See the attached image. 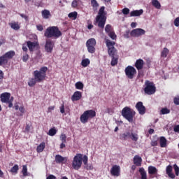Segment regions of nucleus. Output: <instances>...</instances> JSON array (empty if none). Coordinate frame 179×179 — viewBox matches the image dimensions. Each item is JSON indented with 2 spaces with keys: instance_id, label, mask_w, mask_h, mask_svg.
I'll return each mask as SVG.
<instances>
[{
  "instance_id": "nucleus-52",
  "label": "nucleus",
  "mask_w": 179,
  "mask_h": 179,
  "mask_svg": "<svg viewBox=\"0 0 179 179\" xmlns=\"http://www.w3.org/2000/svg\"><path fill=\"white\" fill-rule=\"evenodd\" d=\"M122 13H123V15H128L129 13V8H123Z\"/></svg>"
},
{
  "instance_id": "nucleus-32",
  "label": "nucleus",
  "mask_w": 179,
  "mask_h": 179,
  "mask_svg": "<svg viewBox=\"0 0 179 179\" xmlns=\"http://www.w3.org/2000/svg\"><path fill=\"white\" fill-rule=\"evenodd\" d=\"M111 58H112V60L110 62V65L112 66H115V65L118 64V55L111 57Z\"/></svg>"
},
{
  "instance_id": "nucleus-54",
  "label": "nucleus",
  "mask_w": 179,
  "mask_h": 179,
  "mask_svg": "<svg viewBox=\"0 0 179 179\" xmlns=\"http://www.w3.org/2000/svg\"><path fill=\"white\" fill-rule=\"evenodd\" d=\"M174 24L176 27H179V17H176L174 20Z\"/></svg>"
},
{
  "instance_id": "nucleus-1",
  "label": "nucleus",
  "mask_w": 179,
  "mask_h": 179,
  "mask_svg": "<svg viewBox=\"0 0 179 179\" xmlns=\"http://www.w3.org/2000/svg\"><path fill=\"white\" fill-rule=\"evenodd\" d=\"M48 71V67L43 66L41 67L39 70H36L33 72L34 78L29 79L28 82V85L29 87H33L36 86V83H41L45 80L47 76V71Z\"/></svg>"
},
{
  "instance_id": "nucleus-34",
  "label": "nucleus",
  "mask_w": 179,
  "mask_h": 179,
  "mask_svg": "<svg viewBox=\"0 0 179 179\" xmlns=\"http://www.w3.org/2000/svg\"><path fill=\"white\" fill-rule=\"evenodd\" d=\"M105 31L106 34H108L109 33H111L112 31H114V29L111 26V24H106L105 27Z\"/></svg>"
},
{
  "instance_id": "nucleus-50",
  "label": "nucleus",
  "mask_w": 179,
  "mask_h": 179,
  "mask_svg": "<svg viewBox=\"0 0 179 179\" xmlns=\"http://www.w3.org/2000/svg\"><path fill=\"white\" fill-rule=\"evenodd\" d=\"M28 60H29V55L26 53L22 56V61L23 62H27Z\"/></svg>"
},
{
  "instance_id": "nucleus-35",
  "label": "nucleus",
  "mask_w": 179,
  "mask_h": 179,
  "mask_svg": "<svg viewBox=\"0 0 179 179\" xmlns=\"http://www.w3.org/2000/svg\"><path fill=\"white\" fill-rule=\"evenodd\" d=\"M169 50L167 49V48H164L161 52V57L162 58H167V55H169Z\"/></svg>"
},
{
  "instance_id": "nucleus-36",
  "label": "nucleus",
  "mask_w": 179,
  "mask_h": 179,
  "mask_svg": "<svg viewBox=\"0 0 179 179\" xmlns=\"http://www.w3.org/2000/svg\"><path fill=\"white\" fill-rule=\"evenodd\" d=\"M69 17L70 19H73V20H76L77 17H78V12L74 11V12H71L69 14Z\"/></svg>"
},
{
  "instance_id": "nucleus-15",
  "label": "nucleus",
  "mask_w": 179,
  "mask_h": 179,
  "mask_svg": "<svg viewBox=\"0 0 179 179\" xmlns=\"http://www.w3.org/2000/svg\"><path fill=\"white\" fill-rule=\"evenodd\" d=\"M136 108L141 115H143L145 113H146V107L143 106V103L142 101H138L136 104Z\"/></svg>"
},
{
  "instance_id": "nucleus-33",
  "label": "nucleus",
  "mask_w": 179,
  "mask_h": 179,
  "mask_svg": "<svg viewBox=\"0 0 179 179\" xmlns=\"http://www.w3.org/2000/svg\"><path fill=\"white\" fill-rule=\"evenodd\" d=\"M152 5L154 6L156 9H160L162 8V5L160 4V2H159L158 0H153L152 1Z\"/></svg>"
},
{
  "instance_id": "nucleus-57",
  "label": "nucleus",
  "mask_w": 179,
  "mask_h": 179,
  "mask_svg": "<svg viewBox=\"0 0 179 179\" xmlns=\"http://www.w3.org/2000/svg\"><path fill=\"white\" fill-rule=\"evenodd\" d=\"M20 16H21L23 19H24L27 22L29 21V16L24 15V14H20Z\"/></svg>"
},
{
  "instance_id": "nucleus-44",
  "label": "nucleus",
  "mask_w": 179,
  "mask_h": 179,
  "mask_svg": "<svg viewBox=\"0 0 179 179\" xmlns=\"http://www.w3.org/2000/svg\"><path fill=\"white\" fill-rule=\"evenodd\" d=\"M76 88L78 89V90H82V89H83V83L82 82H77L76 83Z\"/></svg>"
},
{
  "instance_id": "nucleus-22",
  "label": "nucleus",
  "mask_w": 179,
  "mask_h": 179,
  "mask_svg": "<svg viewBox=\"0 0 179 179\" xmlns=\"http://www.w3.org/2000/svg\"><path fill=\"white\" fill-rule=\"evenodd\" d=\"M82 99V92L76 91L71 96L72 101H78Z\"/></svg>"
},
{
  "instance_id": "nucleus-41",
  "label": "nucleus",
  "mask_w": 179,
  "mask_h": 179,
  "mask_svg": "<svg viewBox=\"0 0 179 179\" xmlns=\"http://www.w3.org/2000/svg\"><path fill=\"white\" fill-rule=\"evenodd\" d=\"M108 36L111 38V40H117V34H115L114 31L108 34Z\"/></svg>"
},
{
  "instance_id": "nucleus-12",
  "label": "nucleus",
  "mask_w": 179,
  "mask_h": 179,
  "mask_svg": "<svg viewBox=\"0 0 179 179\" xmlns=\"http://www.w3.org/2000/svg\"><path fill=\"white\" fill-rule=\"evenodd\" d=\"M146 33V31L144 29H142L141 28H137L135 29H133L131 33L130 36L131 37H141V36H143Z\"/></svg>"
},
{
  "instance_id": "nucleus-56",
  "label": "nucleus",
  "mask_w": 179,
  "mask_h": 179,
  "mask_svg": "<svg viewBox=\"0 0 179 179\" xmlns=\"http://www.w3.org/2000/svg\"><path fill=\"white\" fill-rule=\"evenodd\" d=\"M168 177H169L170 178L174 179L176 178V175H174V173L173 172H171L169 173H167Z\"/></svg>"
},
{
  "instance_id": "nucleus-8",
  "label": "nucleus",
  "mask_w": 179,
  "mask_h": 179,
  "mask_svg": "<svg viewBox=\"0 0 179 179\" xmlns=\"http://www.w3.org/2000/svg\"><path fill=\"white\" fill-rule=\"evenodd\" d=\"M145 87L144 88V92L145 93V94H148V96H150L156 93V86H155V83H153V82L146 80L145 82Z\"/></svg>"
},
{
  "instance_id": "nucleus-3",
  "label": "nucleus",
  "mask_w": 179,
  "mask_h": 179,
  "mask_svg": "<svg viewBox=\"0 0 179 179\" xmlns=\"http://www.w3.org/2000/svg\"><path fill=\"white\" fill-rule=\"evenodd\" d=\"M104 9H106L104 6L101 7L98 15L96 17V22L98 23V27L100 29H104L106 20H107V17L104 15Z\"/></svg>"
},
{
  "instance_id": "nucleus-42",
  "label": "nucleus",
  "mask_w": 179,
  "mask_h": 179,
  "mask_svg": "<svg viewBox=\"0 0 179 179\" xmlns=\"http://www.w3.org/2000/svg\"><path fill=\"white\" fill-rule=\"evenodd\" d=\"M91 5L94 9H97V8H99L97 0H91Z\"/></svg>"
},
{
  "instance_id": "nucleus-21",
  "label": "nucleus",
  "mask_w": 179,
  "mask_h": 179,
  "mask_svg": "<svg viewBox=\"0 0 179 179\" xmlns=\"http://www.w3.org/2000/svg\"><path fill=\"white\" fill-rule=\"evenodd\" d=\"M133 162L134 164L137 167H141V166H142V157H139V155H135Z\"/></svg>"
},
{
  "instance_id": "nucleus-26",
  "label": "nucleus",
  "mask_w": 179,
  "mask_h": 179,
  "mask_svg": "<svg viewBox=\"0 0 179 179\" xmlns=\"http://www.w3.org/2000/svg\"><path fill=\"white\" fill-rule=\"evenodd\" d=\"M159 145L161 148H166L167 146V139H166V137L161 136L159 138Z\"/></svg>"
},
{
  "instance_id": "nucleus-64",
  "label": "nucleus",
  "mask_w": 179,
  "mask_h": 179,
  "mask_svg": "<svg viewBox=\"0 0 179 179\" xmlns=\"http://www.w3.org/2000/svg\"><path fill=\"white\" fill-rule=\"evenodd\" d=\"M64 148H66V145H65V143L62 142L60 144V149H64Z\"/></svg>"
},
{
  "instance_id": "nucleus-61",
  "label": "nucleus",
  "mask_w": 179,
  "mask_h": 179,
  "mask_svg": "<svg viewBox=\"0 0 179 179\" xmlns=\"http://www.w3.org/2000/svg\"><path fill=\"white\" fill-rule=\"evenodd\" d=\"M46 179H57V177L54 175H49Z\"/></svg>"
},
{
  "instance_id": "nucleus-11",
  "label": "nucleus",
  "mask_w": 179,
  "mask_h": 179,
  "mask_svg": "<svg viewBox=\"0 0 179 179\" xmlns=\"http://www.w3.org/2000/svg\"><path fill=\"white\" fill-rule=\"evenodd\" d=\"M125 75L128 79H134L136 74V69L132 66H128L124 69Z\"/></svg>"
},
{
  "instance_id": "nucleus-27",
  "label": "nucleus",
  "mask_w": 179,
  "mask_h": 179,
  "mask_svg": "<svg viewBox=\"0 0 179 179\" xmlns=\"http://www.w3.org/2000/svg\"><path fill=\"white\" fill-rule=\"evenodd\" d=\"M138 171L141 174V179H148V175L146 173V171H145V169L143 167L140 168Z\"/></svg>"
},
{
  "instance_id": "nucleus-30",
  "label": "nucleus",
  "mask_w": 179,
  "mask_h": 179,
  "mask_svg": "<svg viewBox=\"0 0 179 179\" xmlns=\"http://www.w3.org/2000/svg\"><path fill=\"white\" fill-rule=\"evenodd\" d=\"M44 149H45V143L43 142L37 146L36 152H38V153H41Z\"/></svg>"
},
{
  "instance_id": "nucleus-19",
  "label": "nucleus",
  "mask_w": 179,
  "mask_h": 179,
  "mask_svg": "<svg viewBox=\"0 0 179 179\" xmlns=\"http://www.w3.org/2000/svg\"><path fill=\"white\" fill-rule=\"evenodd\" d=\"M143 65H145L143 59H138L136 61L134 66L136 68L137 71H141V69H143Z\"/></svg>"
},
{
  "instance_id": "nucleus-18",
  "label": "nucleus",
  "mask_w": 179,
  "mask_h": 179,
  "mask_svg": "<svg viewBox=\"0 0 179 179\" xmlns=\"http://www.w3.org/2000/svg\"><path fill=\"white\" fill-rule=\"evenodd\" d=\"M0 99L2 103H6V104H8V101H9V99H10V93L4 92L1 94Z\"/></svg>"
},
{
  "instance_id": "nucleus-38",
  "label": "nucleus",
  "mask_w": 179,
  "mask_h": 179,
  "mask_svg": "<svg viewBox=\"0 0 179 179\" xmlns=\"http://www.w3.org/2000/svg\"><path fill=\"white\" fill-rule=\"evenodd\" d=\"M22 173L24 177H27L29 176V173L27 172V165L22 166Z\"/></svg>"
},
{
  "instance_id": "nucleus-58",
  "label": "nucleus",
  "mask_w": 179,
  "mask_h": 179,
  "mask_svg": "<svg viewBox=\"0 0 179 179\" xmlns=\"http://www.w3.org/2000/svg\"><path fill=\"white\" fill-rule=\"evenodd\" d=\"M60 113L64 114L65 113V106L62 104L60 107Z\"/></svg>"
},
{
  "instance_id": "nucleus-49",
  "label": "nucleus",
  "mask_w": 179,
  "mask_h": 179,
  "mask_svg": "<svg viewBox=\"0 0 179 179\" xmlns=\"http://www.w3.org/2000/svg\"><path fill=\"white\" fill-rule=\"evenodd\" d=\"M130 36H131V31L129 30H127L123 35L124 38H129Z\"/></svg>"
},
{
  "instance_id": "nucleus-4",
  "label": "nucleus",
  "mask_w": 179,
  "mask_h": 179,
  "mask_svg": "<svg viewBox=\"0 0 179 179\" xmlns=\"http://www.w3.org/2000/svg\"><path fill=\"white\" fill-rule=\"evenodd\" d=\"M94 117H96V110H87L84 111V113L80 115V121L82 124H86L89 122V120H92Z\"/></svg>"
},
{
  "instance_id": "nucleus-23",
  "label": "nucleus",
  "mask_w": 179,
  "mask_h": 179,
  "mask_svg": "<svg viewBox=\"0 0 179 179\" xmlns=\"http://www.w3.org/2000/svg\"><path fill=\"white\" fill-rule=\"evenodd\" d=\"M8 24L13 30L17 31L20 29V23L19 22H10Z\"/></svg>"
},
{
  "instance_id": "nucleus-40",
  "label": "nucleus",
  "mask_w": 179,
  "mask_h": 179,
  "mask_svg": "<svg viewBox=\"0 0 179 179\" xmlns=\"http://www.w3.org/2000/svg\"><path fill=\"white\" fill-rule=\"evenodd\" d=\"M160 114L162 115H164L166 114H170V109H169L167 108H162L160 110Z\"/></svg>"
},
{
  "instance_id": "nucleus-47",
  "label": "nucleus",
  "mask_w": 179,
  "mask_h": 179,
  "mask_svg": "<svg viewBox=\"0 0 179 179\" xmlns=\"http://www.w3.org/2000/svg\"><path fill=\"white\" fill-rule=\"evenodd\" d=\"M166 171V174L173 173V166H171V165L167 166Z\"/></svg>"
},
{
  "instance_id": "nucleus-14",
  "label": "nucleus",
  "mask_w": 179,
  "mask_h": 179,
  "mask_svg": "<svg viewBox=\"0 0 179 179\" xmlns=\"http://www.w3.org/2000/svg\"><path fill=\"white\" fill-rule=\"evenodd\" d=\"M158 173H159V170H157V168H156V166H148V174L150 178H155V177H157Z\"/></svg>"
},
{
  "instance_id": "nucleus-39",
  "label": "nucleus",
  "mask_w": 179,
  "mask_h": 179,
  "mask_svg": "<svg viewBox=\"0 0 179 179\" xmlns=\"http://www.w3.org/2000/svg\"><path fill=\"white\" fill-rule=\"evenodd\" d=\"M56 134H57V129H55V128H51L50 129H49L48 132V135H49V136H54Z\"/></svg>"
},
{
  "instance_id": "nucleus-45",
  "label": "nucleus",
  "mask_w": 179,
  "mask_h": 179,
  "mask_svg": "<svg viewBox=\"0 0 179 179\" xmlns=\"http://www.w3.org/2000/svg\"><path fill=\"white\" fill-rule=\"evenodd\" d=\"M17 171H19V165L15 164L13 167L11 168L10 173H17Z\"/></svg>"
},
{
  "instance_id": "nucleus-46",
  "label": "nucleus",
  "mask_w": 179,
  "mask_h": 179,
  "mask_svg": "<svg viewBox=\"0 0 179 179\" xmlns=\"http://www.w3.org/2000/svg\"><path fill=\"white\" fill-rule=\"evenodd\" d=\"M173 169H174V171H175L176 176H179V167H178V166H177V164H175L173 165Z\"/></svg>"
},
{
  "instance_id": "nucleus-53",
  "label": "nucleus",
  "mask_w": 179,
  "mask_h": 179,
  "mask_svg": "<svg viewBox=\"0 0 179 179\" xmlns=\"http://www.w3.org/2000/svg\"><path fill=\"white\" fill-rule=\"evenodd\" d=\"M173 103L176 104V106H179V96L173 99Z\"/></svg>"
},
{
  "instance_id": "nucleus-24",
  "label": "nucleus",
  "mask_w": 179,
  "mask_h": 179,
  "mask_svg": "<svg viewBox=\"0 0 179 179\" xmlns=\"http://www.w3.org/2000/svg\"><path fill=\"white\" fill-rule=\"evenodd\" d=\"M143 13V10H135L130 13L131 17L141 16Z\"/></svg>"
},
{
  "instance_id": "nucleus-48",
  "label": "nucleus",
  "mask_w": 179,
  "mask_h": 179,
  "mask_svg": "<svg viewBox=\"0 0 179 179\" xmlns=\"http://www.w3.org/2000/svg\"><path fill=\"white\" fill-rule=\"evenodd\" d=\"M60 140L62 141V142H63V143H66V135L61 134Z\"/></svg>"
},
{
  "instance_id": "nucleus-10",
  "label": "nucleus",
  "mask_w": 179,
  "mask_h": 179,
  "mask_svg": "<svg viewBox=\"0 0 179 179\" xmlns=\"http://www.w3.org/2000/svg\"><path fill=\"white\" fill-rule=\"evenodd\" d=\"M86 47L90 54L96 52V39L90 38L86 42Z\"/></svg>"
},
{
  "instance_id": "nucleus-29",
  "label": "nucleus",
  "mask_w": 179,
  "mask_h": 179,
  "mask_svg": "<svg viewBox=\"0 0 179 179\" xmlns=\"http://www.w3.org/2000/svg\"><path fill=\"white\" fill-rule=\"evenodd\" d=\"M129 138L134 142H137L138 139H139V135H138V133H130Z\"/></svg>"
},
{
  "instance_id": "nucleus-5",
  "label": "nucleus",
  "mask_w": 179,
  "mask_h": 179,
  "mask_svg": "<svg viewBox=\"0 0 179 179\" xmlns=\"http://www.w3.org/2000/svg\"><path fill=\"white\" fill-rule=\"evenodd\" d=\"M135 110L131 108L126 106L122 110V115L125 120H127L129 122H134V117H135Z\"/></svg>"
},
{
  "instance_id": "nucleus-51",
  "label": "nucleus",
  "mask_w": 179,
  "mask_h": 179,
  "mask_svg": "<svg viewBox=\"0 0 179 179\" xmlns=\"http://www.w3.org/2000/svg\"><path fill=\"white\" fill-rule=\"evenodd\" d=\"M87 160H88V158H87V155H84L83 157V159H82V162H83L84 164L86 166V164H87Z\"/></svg>"
},
{
  "instance_id": "nucleus-9",
  "label": "nucleus",
  "mask_w": 179,
  "mask_h": 179,
  "mask_svg": "<svg viewBox=\"0 0 179 179\" xmlns=\"http://www.w3.org/2000/svg\"><path fill=\"white\" fill-rule=\"evenodd\" d=\"M82 160H83V155L76 154L73 157L72 167L74 170H79L82 167Z\"/></svg>"
},
{
  "instance_id": "nucleus-6",
  "label": "nucleus",
  "mask_w": 179,
  "mask_h": 179,
  "mask_svg": "<svg viewBox=\"0 0 179 179\" xmlns=\"http://www.w3.org/2000/svg\"><path fill=\"white\" fill-rule=\"evenodd\" d=\"M15 55V51L10 50L6 52L4 55L0 56V66H5L8 65L9 59H12Z\"/></svg>"
},
{
  "instance_id": "nucleus-7",
  "label": "nucleus",
  "mask_w": 179,
  "mask_h": 179,
  "mask_svg": "<svg viewBox=\"0 0 179 179\" xmlns=\"http://www.w3.org/2000/svg\"><path fill=\"white\" fill-rule=\"evenodd\" d=\"M106 47L108 48V53L109 57H115L117 55V50L114 47L115 45V41H111L109 39H105Z\"/></svg>"
},
{
  "instance_id": "nucleus-2",
  "label": "nucleus",
  "mask_w": 179,
  "mask_h": 179,
  "mask_svg": "<svg viewBox=\"0 0 179 179\" xmlns=\"http://www.w3.org/2000/svg\"><path fill=\"white\" fill-rule=\"evenodd\" d=\"M44 36L47 38H59L62 36V32H61L58 27L52 26L46 29Z\"/></svg>"
},
{
  "instance_id": "nucleus-20",
  "label": "nucleus",
  "mask_w": 179,
  "mask_h": 179,
  "mask_svg": "<svg viewBox=\"0 0 179 179\" xmlns=\"http://www.w3.org/2000/svg\"><path fill=\"white\" fill-rule=\"evenodd\" d=\"M55 163L57 164H62L64 162H66L68 160V158L65 157H62V155H57L55 157Z\"/></svg>"
},
{
  "instance_id": "nucleus-60",
  "label": "nucleus",
  "mask_w": 179,
  "mask_h": 179,
  "mask_svg": "<svg viewBox=\"0 0 179 179\" xmlns=\"http://www.w3.org/2000/svg\"><path fill=\"white\" fill-rule=\"evenodd\" d=\"M159 143H157V141H151V146H157Z\"/></svg>"
},
{
  "instance_id": "nucleus-25",
  "label": "nucleus",
  "mask_w": 179,
  "mask_h": 179,
  "mask_svg": "<svg viewBox=\"0 0 179 179\" xmlns=\"http://www.w3.org/2000/svg\"><path fill=\"white\" fill-rule=\"evenodd\" d=\"M129 136H131V131H128L125 133L120 134V139H121V141H127V139H128Z\"/></svg>"
},
{
  "instance_id": "nucleus-59",
  "label": "nucleus",
  "mask_w": 179,
  "mask_h": 179,
  "mask_svg": "<svg viewBox=\"0 0 179 179\" xmlns=\"http://www.w3.org/2000/svg\"><path fill=\"white\" fill-rule=\"evenodd\" d=\"M22 50L24 51V52H27L28 51L27 45L26 44L22 45Z\"/></svg>"
},
{
  "instance_id": "nucleus-62",
  "label": "nucleus",
  "mask_w": 179,
  "mask_h": 179,
  "mask_svg": "<svg viewBox=\"0 0 179 179\" xmlns=\"http://www.w3.org/2000/svg\"><path fill=\"white\" fill-rule=\"evenodd\" d=\"M174 132H179V125H176L173 128Z\"/></svg>"
},
{
  "instance_id": "nucleus-28",
  "label": "nucleus",
  "mask_w": 179,
  "mask_h": 179,
  "mask_svg": "<svg viewBox=\"0 0 179 179\" xmlns=\"http://www.w3.org/2000/svg\"><path fill=\"white\" fill-rule=\"evenodd\" d=\"M41 13L43 19H49V17H51V13H50L48 10H43Z\"/></svg>"
},
{
  "instance_id": "nucleus-16",
  "label": "nucleus",
  "mask_w": 179,
  "mask_h": 179,
  "mask_svg": "<svg viewBox=\"0 0 179 179\" xmlns=\"http://www.w3.org/2000/svg\"><path fill=\"white\" fill-rule=\"evenodd\" d=\"M55 43L51 41V39L47 40L45 45V50L46 52L51 54L52 50H54Z\"/></svg>"
},
{
  "instance_id": "nucleus-43",
  "label": "nucleus",
  "mask_w": 179,
  "mask_h": 179,
  "mask_svg": "<svg viewBox=\"0 0 179 179\" xmlns=\"http://www.w3.org/2000/svg\"><path fill=\"white\" fill-rule=\"evenodd\" d=\"M13 100H15V98L13 96H10L8 101L9 108H12V107H13Z\"/></svg>"
},
{
  "instance_id": "nucleus-37",
  "label": "nucleus",
  "mask_w": 179,
  "mask_h": 179,
  "mask_svg": "<svg viewBox=\"0 0 179 179\" xmlns=\"http://www.w3.org/2000/svg\"><path fill=\"white\" fill-rule=\"evenodd\" d=\"M90 64V59H84L81 62V65L84 68H86V66H87Z\"/></svg>"
},
{
  "instance_id": "nucleus-31",
  "label": "nucleus",
  "mask_w": 179,
  "mask_h": 179,
  "mask_svg": "<svg viewBox=\"0 0 179 179\" xmlns=\"http://www.w3.org/2000/svg\"><path fill=\"white\" fill-rule=\"evenodd\" d=\"M82 5L81 0H73L71 3L72 8H78V6H80Z\"/></svg>"
},
{
  "instance_id": "nucleus-63",
  "label": "nucleus",
  "mask_w": 179,
  "mask_h": 179,
  "mask_svg": "<svg viewBox=\"0 0 179 179\" xmlns=\"http://www.w3.org/2000/svg\"><path fill=\"white\" fill-rule=\"evenodd\" d=\"M19 110L20 111V113H22V114L24 113V107L20 106L19 108Z\"/></svg>"
},
{
  "instance_id": "nucleus-17",
  "label": "nucleus",
  "mask_w": 179,
  "mask_h": 179,
  "mask_svg": "<svg viewBox=\"0 0 179 179\" xmlns=\"http://www.w3.org/2000/svg\"><path fill=\"white\" fill-rule=\"evenodd\" d=\"M38 45L39 44L38 42L27 41V47H28L30 52H33L36 48H38Z\"/></svg>"
},
{
  "instance_id": "nucleus-13",
  "label": "nucleus",
  "mask_w": 179,
  "mask_h": 179,
  "mask_svg": "<svg viewBox=\"0 0 179 179\" xmlns=\"http://www.w3.org/2000/svg\"><path fill=\"white\" fill-rule=\"evenodd\" d=\"M110 174L113 177H120L121 176V168L118 165H114L110 169Z\"/></svg>"
},
{
  "instance_id": "nucleus-55",
  "label": "nucleus",
  "mask_w": 179,
  "mask_h": 179,
  "mask_svg": "<svg viewBox=\"0 0 179 179\" xmlns=\"http://www.w3.org/2000/svg\"><path fill=\"white\" fill-rule=\"evenodd\" d=\"M36 28L38 31H43V30H44V27L41 24L36 25Z\"/></svg>"
}]
</instances>
